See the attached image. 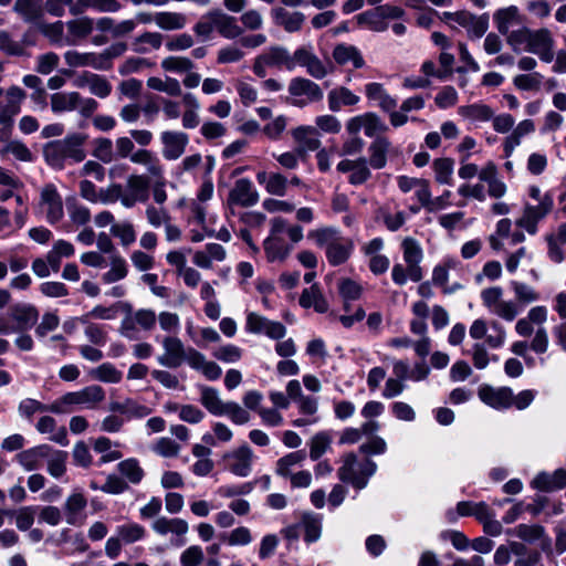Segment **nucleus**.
Returning <instances> with one entry per match:
<instances>
[{
  "label": "nucleus",
  "instance_id": "obj_1",
  "mask_svg": "<svg viewBox=\"0 0 566 566\" xmlns=\"http://www.w3.org/2000/svg\"><path fill=\"white\" fill-rule=\"evenodd\" d=\"M510 287L514 294L513 300L504 298L501 286L481 291L482 304L489 313L509 323L515 321L527 305L541 300L539 292L525 282L513 280L510 282Z\"/></svg>",
  "mask_w": 566,
  "mask_h": 566
},
{
  "label": "nucleus",
  "instance_id": "obj_2",
  "mask_svg": "<svg viewBox=\"0 0 566 566\" xmlns=\"http://www.w3.org/2000/svg\"><path fill=\"white\" fill-rule=\"evenodd\" d=\"M303 228L290 224L282 217L270 220L269 235L263 241L265 258L269 262H284L293 251V244L303 240Z\"/></svg>",
  "mask_w": 566,
  "mask_h": 566
},
{
  "label": "nucleus",
  "instance_id": "obj_3",
  "mask_svg": "<svg viewBox=\"0 0 566 566\" xmlns=\"http://www.w3.org/2000/svg\"><path fill=\"white\" fill-rule=\"evenodd\" d=\"M548 318V308L545 305L531 307L524 317L516 321L514 329L521 337H531L530 348L537 355L545 354L549 346L548 332L545 323Z\"/></svg>",
  "mask_w": 566,
  "mask_h": 566
},
{
  "label": "nucleus",
  "instance_id": "obj_4",
  "mask_svg": "<svg viewBox=\"0 0 566 566\" xmlns=\"http://www.w3.org/2000/svg\"><path fill=\"white\" fill-rule=\"evenodd\" d=\"M307 238L318 248L325 250L326 260L333 266L344 264L354 251L352 239L343 237L340 231L334 227L310 230Z\"/></svg>",
  "mask_w": 566,
  "mask_h": 566
},
{
  "label": "nucleus",
  "instance_id": "obj_5",
  "mask_svg": "<svg viewBox=\"0 0 566 566\" xmlns=\"http://www.w3.org/2000/svg\"><path fill=\"white\" fill-rule=\"evenodd\" d=\"M87 135L84 133H72L63 139L53 140L44 146L45 160L54 167H62L66 160L80 163L86 154L83 148Z\"/></svg>",
  "mask_w": 566,
  "mask_h": 566
},
{
  "label": "nucleus",
  "instance_id": "obj_6",
  "mask_svg": "<svg viewBox=\"0 0 566 566\" xmlns=\"http://www.w3.org/2000/svg\"><path fill=\"white\" fill-rule=\"evenodd\" d=\"M105 399V391L98 385L86 386L81 390L66 392L52 402V412L71 413L77 409H95Z\"/></svg>",
  "mask_w": 566,
  "mask_h": 566
},
{
  "label": "nucleus",
  "instance_id": "obj_7",
  "mask_svg": "<svg viewBox=\"0 0 566 566\" xmlns=\"http://www.w3.org/2000/svg\"><path fill=\"white\" fill-rule=\"evenodd\" d=\"M376 471V462L370 459L358 460L357 455L350 452L344 455L337 475L340 481L350 484L356 490H363Z\"/></svg>",
  "mask_w": 566,
  "mask_h": 566
},
{
  "label": "nucleus",
  "instance_id": "obj_8",
  "mask_svg": "<svg viewBox=\"0 0 566 566\" xmlns=\"http://www.w3.org/2000/svg\"><path fill=\"white\" fill-rule=\"evenodd\" d=\"M122 311L125 316L120 322L119 333L130 340L138 339L140 329L150 331L156 325L157 316L153 310L140 308L134 311L133 306L125 302L122 304Z\"/></svg>",
  "mask_w": 566,
  "mask_h": 566
},
{
  "label": "nucleus",
  "instance_id": "obj_9",
  "mask_svg": "<svg viewBox=\"0 0 566 566\" xmlns=\"http://www.w3.org/2000/svg\"><path fill=\"white\" fill-rule=\"evenodd\" d=\"M290 51L283 45H271L255 56L252 65L253 73L264 78L271 67L291 72Z\"/></svg>",
  "mask_w": 566,
  "mask_h": 566
},
{
  "label": "nucleus",
  "instance_id": "obj_10",
  "mask_svg": "<svg viewBox=\"0 0 566 566\" xmlns=\"http://www.w3.org/2000/svg\"><path fill=\"white\" fill-rule=\"evenodd\" d=\"M290 104L296 107H305L312 103L321 102L324 97L321 86L305 77H293L287 86Z\"/></svg>",
  "mask_w": 566,
  "mask_h": 566
},
{
  "label": "nucleus",
  "instance_id": "obj_11",
  "mask_svg": "<svg viewBox=\"0 0 566 566\" xmlns=\"http://www.w3.org/2000/svg\"><path fill=\"white\" fill-rule=\"evenodd\" d=\"M38 209L45 221L52 226L59 223L64 218L62 196L55 185L46 184L41 189Z\"/></svg>",
  "mask_w": 566,
  "mask_h": 566
},
{
  "label": "nucleus",
  "instance_id": "obj_12",
  "mask_svg": "<svg viewBox=\"0 0 566 566\" xmlns=\"http://www.w3.org/2000/svg\"><path fill=\"white\" fill-rule=\"evenodd\" d=\"M151 530L158 536L166 537L171 535L170 544L175 547H181L186 544V535L189 532V524L180 517L158 516L151 523Z\"/></svg>",
  "mask_w": 566,
  "mask_h": 566
},
{
  "label": "nucleus",
  "instance_id": "obj_13",
  "mask_svg": "<svg viewBox=\"0 0 566 566\" xmlns=\"http://www.w3.org/2000/svg\"><path fill=\"white\" fill-rule=\"evenodd\" d=\"M290 60L292 63L291 72L296 66H302L306 69L308 75L316 80H322L328 74L326 65L315 54L311 44L298 46L293 54L290 53Z\"/></svg>",
  "mask_w": 566,
  "mask_h": 566
},
{
  "label": "nucleus",
  "instance_id": "obj_14",
  "mask_svg": "<svg viewBox=\"0 0 566 566\" xmlns=\"http://www.w3.org/2000/svg\"><path fill=\"white\" fill-rule=\"evenodd\" d=\"M3 98L0 99V125L11 127L14 118L21 112V106L27 98V93L17 85L3 91Z\"/></svg>",
  "mask_w": 566,
  "mask_h": 566
},
{
  "label": "nucleus",
  "instance_id": "obj_15",
  "mask_svg": "<svg viewBox=\"0 0 566 566\" xmlns=\"http://www.w3.org/2000/svg\"><path fill=\"white\" fill-rule=\"evenodd\" d=\"M506 535L520 538L527 544H538L543 552H549L552 539L544 526L539 524L521 523L505 531Z\"/></svg>",
  "mask_w": 566,
  "mask_h": 566
},
{
  "label": "nucleus",
  "instance_id": "obj_16",
  "mask_svg": "<svg viewBox=\"0 0 566 566\" xmlns=\"http://www.w3.org/2000/svg\"><path fill=\"white\" fill-rule=\"evenodd\" d=\"M553 207L554 197H546L543 202L536 205L527 203L524 207L522 217L516 220V226L523 228L530 234H535L538 222L552 211Z\"/></svg>",
  "mask_w": 566,
  "mask_h": 566
},
{
  "label": "nucleus",
  "instance_id": "obj_17",
  "mask_svg": "<svg viewBox=\"0 0 566 566\" xmlns=\"http://www.w3.org/2000/svg\"><path fill=\"white\" fill-rule=\"evenodd\" d=\"M254 453L248 444L227 452L223 455L227 469L234 475L245 478L252 472Z\"/></svg>",
  "mask_w": 566,
  "mask_h": 566
},
{
  "label": "nucleus",
  "instance_id": "obj_18",
  "mask_svg": "<svg viewBox=\"0 0 566 566\" xmlns=\"http://www.w3.org/2000/svg\"><path fill=\"white\" fill-rule=\"evenodd\" d=\"M259 192L248 178L238 179L229 191L227 203L229 207L250 208L259 202Z\"/></svg>",
  "mask_w": 566,
  "mask_h": 566
},
{
  "label": "nucleus",
  "instance_id": "obj_19",
  "mask_svg": "<svg viewBox=\"0 0 566 566\" xmlns=\"http://www.w3.org/2000/svg\"><path fill=\"white\" fill-rule=\"evenodd\" d=\"M554 45L555 40L548 29H532L526 52L537 55L542 62L551 63L554 60Z\"/></svg>",
  "mask_w": 566,
  "mask_h": 566
},
{
  "label": "nucleus",
  "instance_id": "obj_20",
  "mask_svg": "<svg viewBox=\"0 0 566 566\" xmlns=\"http://www.w3.org/2000/svg\"><path fill=\"white\" fill-rule=\"evenodd\" d=\"M149 179L145 175H130L126 179V190L123 189L122 206L133 208L137 202L149 199Z\"/></svg>",
  "mask_w": 566,
  "mask_h": 566
},
{
  "label": "nucleus",
  "instance_id": "obj_21",
  "mask_svg": "<svg viewBox=\"0 0 566 566\" xmlns=\"http://www.w3.org/2000/svg\"><path fill=\"white\" fill-rule=\"evenodd\" d=\"M245 331L251 334H264L272 339H281L286 334V328L282 323L270 321L254 312L247 315Z\"/></svg>",
  "mask_w": 566,
  "mask_h": 566
},
{
  "label": "nucleus",
  "instance_id": "obj_22",
  "mask_svg": "<svg viewBox=\"0 0 566 566\" xmlns=\"http://www.w3.org/2000/svg\"><path fill=\"white\" fill-rule=\"evenodd\" d=\"M402 258L406 265L409 266V272L412 282H420L423 277V271L420 263L423 259V251L420 243L411 238L407 237L401 242Z\"/></svg>",
  "mask_w": 566,
  "mask_h": 566
},
{
  "label": "nucleus",
  "instance_id": "obj_23",
  "mask_svg": "<svg viewBox=\"0 0 566 566\" xmlns=\"http://www.w3.org/2000/svg\"><path fill=\"white\" fill-rule=\"evenodd\" d=\"M160 142L163 157L166 160H177L185 154L189 136L179 130H165L160 134Z\"/></svg>",
  "mask_w": 566,
  "mask_h": 566
},
{
  "label": "nucleus",
  "instance_id": "obj_24",
  "mask_svg": "<svg viewBox=\"0 0 566 566\" xmlns=\"http://www.w3.org/2000/svg\"><path fill=\"white\" fill-rule=\"evenodd\" d=\"M165 353L157 357V361L168 368H178L185 363L187 348L176 336H166L161 340Z\"/></svg>",
  "mask_w": 566,
  "mask_h": 566
},
{
  "label": "nucleus",
  "instance_id": "obj_25",
  "mask_svg": "<svg viewBox=\"0 0 566 566\" xmlns=\"http://www.w3.org/2000/svg\"><path fill=\"white\" fill-rule=\"evenodd\" d=\"M86 506L87 500L84 494L77 490L73 491L63 505L66 523L74 526L83 525L86 520Z\"/></svg>",
  "mask_w": 566,
  "mask_h": 566
},
{
  "label": "nucleus",
  "instance_id": "obj_26",
  "mask_svg": "<svg viewBox=\"0 0 566 566\" xmlns=\"http://www.w3.org/2000/svg\"><path fill=\"white\" fill-rule=\"evenodd\" d=\"M339 172H349L348 182L354 186L365 184L370 177L371 171L365 157L357 159H344L336 166Z\"/></svg>",
  "mask_w": 566,
  "mask_h": 566
},
{
  "label": "nucleus",
  "instance_id": "obj_27",
  "mask_svg": "<svg viewBox=\"0 0 566 566\" xmlns=\"http://www.w3.org/2000/svg\"><path fill=\"white\" fill-rule=\"evenodd\" d=\"M9 317L14 322L15 332H23L35 325L39 311L33 304L18 303L11 307Z\"/></svg>",
  "mask_w": 566,
  "mask_h": 566
},
{
  "label": "nucleus",
  "instance_id": "obj_28",
  "mask_svg": "<svg viewBox=\"0 0 566 566\" xmlns=\"http://www.w3.org/2000/svg\"><path fill=\"white\" fill-rule=\"evenodd\" d=\"M479 398L494 409H507L513 403V390L509 387L482 386L479 389Z\"/></svg>",
  "mask_w": 566,
  "mask_h": 566
},
{
  "label": "nucleus",
  "instance_id": "obj_29",
  "mask_svg": "<svg viewBox=\"0 0 566 566\" xmlns=\"http://www.w3.org/2000/svg\"><path fill=\"white\" fill-rule=\"evenodd\" d=\"M292 137L297 144L296 150L300 155L305 156L307 151L317 150L321 146L319 135L316 127L302 125L294 128Z\"/></svg>",
  "mask_w": 566,
  "mask_h": 566
},
{
  "label": "nucleus",
  "instance_id": "obj_30",
  "mask_svg": "<svg viewBox=\"0 0 566 566\" xmlns=\"http://www.w3.org/2000/svg\"><path fill=\"white\" fill-rule=\"evenodd\" d=\"M50 452V446L40 444L19 452L15 455V461L24 471H36L42 468L43 460L49 457Z\"/></svg>",
  "mask_w": 566,
  "mask_h": 566
},
{
  "label": "nucleus",
  "instance_id": "obj_31",
  "mask_svg": "<svg viewBox=\"0 0 566 566\" xmlns=\"http://www.w3.org/2000/svg\"><path fill=\"white\" fill-rule=\"evenodd\" d=\"M273 22L283 28L289 33L297 32L302 29L305 21L304 13L300 11H290L283 7H275L271 10Z\"/></svg>",
  "mask_w": 566,
  "mask_h": 566
},
{
  "label": "nucleus",
  "instance_id": "obj_32",
  "mask_svg": "<svg viewBox=\"0 0 566 566\" xmlns=\"http://www.w3.org/2000/svg\"><path fill=\"white\" fill-rule=\"evenodd\" d=\"M63 57L70 67H92L95 70H105V59L99 56V53L69 50L63 54Z\"/></svg>",
  "mask_w": 566,
  "mask_h": 566
},
{
  "label": "nucleus",
  "instance_id": "obj_33",
  "mask_svg": "<svg viewBox=\"0 0 566 566\" xmlns=\"http://www.w3.org/2000/svg\"><path fill=\"white\" fill-rule=\"evenodd\" d=\"M493 22L499 33L507 36L512 28L523 23V17L516 6H509L494 12Z\"/></svg>",
  "mask_w": 566,
  "mask_h": 566
},
{
  "label": "nucleus",
  "instance_id": "obj_34",
  "mask_svg": "<svg viewBox=\"0 0 566 566\" xmlns=\"http://www.w3.org/2000/svg\"><path fill=\"white\" fill-rule=\"evenodd\" d=\"M531 486L542 492H554L566 486V470L557 469L553 473L541 472L531 482Z\"/></svg>",
  "mask_w": 566,
  "mask_h": 566
},
{
  "label": "nucleus",
  "instance_id": "obj_35",
  "mask_svg": "<svg viewBox=\"0 0 566 566\" xmlns=\"http://www.w3.org/2000/svg\"><path fill=\"white\" fill-rule=\"evenodd\" d=\"M109 410L120 413L126 420L142 419L151 413V409L149 407L133 398L111 402Z\"/></svg>",
  "mask_w": 566,
  "mask_h": 566
},
{
  "label": "nucleus",
  "instance_id": "obj_36",
  "mask_svg": "<svg viewBox=\"0 0 566 566\" xmlns=\"http://www.w3.org/2000/svg\"><path fill=\"white\" fill-rule=\"evenodd\" d=\"M75 85L87 87L91 94L99 98H105L112 93L111 83L104 76L95 73H84L76 80Z\"/></svg>",
  "mask_w": 566,
  "mask_h": 566
},
{
  "label": "nucleus",
  "instance_id": "obj_37",
  "mask_svg": "<svg viewBox=\"0 0 566 566\" xmlns=\"http://www.w3.org/2000/svg\"><path fill=\"white\" fill-rule=\"evenodd\" d=\"M67 29V45H76L81 40L87 38L94 29V20L88 17H81L65 23Z\"/></svg>",
  "mask_w": 566,
  "mask_h": 566
},
{
  "label": "nucleus",
  "instance_id": "obj_38",
  "mask_svg": "<svg viewBox=\"0 0 566 566\" xmlns=\"http://www.w3.org/2000/svg\"><path fill=\"white\" fill-rule=\"evenodd\" d=\"M366 97L376 103L385 112H391L397 106V101L388 94L382 84L371 82L365 85Z\"/></svg>",
  "mask_w": 566,
  "mask_h": 566
},
{
  "label": "nucleus",
  "instance_id": "obj_39",
  "mask_svg": "<svg viewBox=\"0 0 566 566\" xmlns=\"http://www.w3.org/2000/svg\"><path fill=\"white\" fill-rule=\"evenodd\" d=\"M535 130L534 122L524 119L513 128L511 134L506 136L503 143V151L506 158L511 157L514 149L521 145L523 137Z\"/></svg>",
  "mask_w": 566,
  "mask_h": 566
},
{
  "label": "nucleus",
  "instance_id": "obj_40",
  "mask_svg": "<svg viewBox=\"0 0 566 566\" xmlns=\"http://www.w3.org/2000/svg\"><path fill=\"white\" fill-rule=\"evenodd\" d=\"M13 11L27 23L40 21L44 13L42 0H15Z\"/></svg>",
  "mask_w": 566,
  "mask_h": 566
},
{
  "label": "nucleus",
  "instance_id": "obj_41",
  "mask_svg": "<svg viewBox=\"0 0 566 566\" xmlns=\"http://www.w3.org/2000/svg\"><path fill=\"white\" fill-rule=\"evenodd\" d=\"M360 97L345 86L331 90L327 94L328 108L332 112H339L345 106H354Z\"/></svg>",
  "mask_w": 566,
  "mask_h": 566
},
{
  "label": "nucleus",
  "instance_id": "obj_42",
  "mask_svg": "<svg viewBox=\"0 0 566 566\" xmlns=\"http://www.w3.org/2000/svg\"><path fill=\"white\" fill-rule=\"evenodd\" d=\"M333 59L339 65L352 64L354 69H361L365 61L359 50L349 44H337L333 50Z\"/></svg>",
  "mask_w": 566,
  "mask_h": 566
},
{
  "label": "nucleus",
  "instance_id": "obj_43",
  "mask_svg": "<svg viewBox=\"0 0 566 566\" xmlns=\"http://www.w3.org/2000/svg\"><path fill=\"white\" fill-rule=\"evenodd\" d=\"M300 305L304 308L313 307L317 313H326L328 311V303L323 295L318 284L304 289L300 296Z\"/></svg>",
  "mask_w": 566,
  "mask_h": 566
},
{
  "label": "nucleus",
  "instance_id": "obj_44",
  "mask_svg": "<svg viewBox=\"0 0 566 566\" xmlns=\"http://www.w3.org/2000/svg\"><path fill=\"white\" fill-rule=\"evenodd\" d=\"M300 525L304 531V542L312 544L317 542L322 535L323 516L313 512L302 514Z\"/></svg>",
  "mask_w": 566,
  "mask_h": 566
},
{
  "label": "nucleus",
  "instance_id": "obj_45",
  "mask_svg": "<svg viewBox=\"0 0 566 566\" xmlns=\"http://www.w3.org/2000/svg\"><path fill=\"white\" fill-rule=\"evenodd\" d=\"M458 114L471 123H486L493 118L494 111L489 105L478 102L460 106Z\"/></svg>",
  "mask_w": 566,
  "mask_h": 566
},
{
  "label": "nucleus",
  "instance_id": "obj_46",
  "mask_svg": "<svg viewBox=\"0 0 566 566\" xmlns=\"http://www.w3.org/2000/svg\"><path fill=\"white\" fill-rule=\"evenodd\" d=\"M391 147L386 137H377L368 147V165L374 169H382L387 165V155Z\"/></svg>",
  "mask_w": 566,
  "mask_h": 566
},
{
  "label": "nucleus",
  "instance_id": "obj_47",
  "mask_svg": "<svg viewBox=\"0 0 566 566\" xmlns=\"http://www.w3.org/2000/svg\"><path fill=\"white\" fill-rule=\"evenodd\" d=\"M130 161L134 164L143 165L146 167V170L155 178H163L164 175V166L161 165L159 158L154 155L148 149H138L133 151L130 157Z\"/></svg>",
  "mask_w": 566,
  "mask_h": 566
},
{
  "label": "nucleus",
  "instance_id": "obj_48",
  "mask_svg": "<svg viewBox=\"0 0 566 566\" xmlns=\"http://www.w3.org/2000/svg\"><path fill=\"white\" fill-rule=\"evenodd\" d=\"M256 180L260 185H263L265 190L273 196L283 197L287 190V179L279 172H265L259 171L256 174Z\"/></svg>",
  "mask_w": 566,
  "mask_h": 566
},
{
  "label": "nucleus",
  "instance_id": "obj_49",
  "mask_svg": "<svg viewBox=\"0 0 566 566\" xmlns=\"http://www.w3.org/2000/svg\"><path fill=\"white\" fill-rule=\"evenodd\" d=\"M164 36L159 32H144L135 36L130 43V48L135 53L147 54L151 51L159 50L163 44Z\"/></svg>",
  "mask_w": 566,
  "mask_h": 566
},
{
  "label": "nucleus",
  "instance_id": "obj_50",
  "mask_svg": "<svg viewBox=\"0 0 566 566\" xmlns=\"http://www.w3.org/2000/svg\"><path fill=\"white\" fill-rule=\"evenodd\" d=\"M512 554L516 556L514 562L515 566H535L541 559V553L536 549L528 548L524 543L512 541L510 542Z\"/></svg>",
  "mask_w": 566,
  "mask_h": 566
},
{
  "label": "nucleus",
  "instance_id": "obj_51",
  "mask_svg": "<svg viewBox=\"0 0 566 566\" xmlns=\"http://www.w3.org/2000/svg\"><path fill=\"white\" fill-rule=\"evenodd\" d=\"M201 405L213 416H224L227 402H223L217 389L212 387H202L200 390Z\"/></svg>",
  "mask_w": 566,
  "mask_h": 566
},
{
  "label": "nucleus",
  "instance_id": "obj_52",
  "mask_svg": "<svg viewBox=\"0 0 566 566\" xmlns=\"http://www.w3.org/2000/svg\"><path fill=\"white\" fill-rule=\"evenodd\" d=\"M182 103L186 107L182 114V126L187 129L196 128L199 125L198 111L200 103L192 93H185L182 95Z\"/></svg>",
  "mask_w": 566,
  "mask_h": 566
},
{
  "label": "nucleus",
  "instance_id": "obj_53",
  "mask_svg": "<svg viewBox=\"0 0 566 566\" xmlns=\"http://www.w3.org/2000/svg\"><path fill=\"white\" fill-rule=\"evenodd\" d=\"M155 23L165 31L180 30L186 27L187 18L179 12L160 11L155 13Z\"/></svg>",
  "mask_w": 566,
  "mask_h": 566
},
{
  "label": "nucleus",
  "instance_id": "obj_54",
  "mask_svg": "<svg viewBox=\"0 0 566 566\" xmlns=\"http://www.w3.org/2000/svg\"><path fill=\"white\" fill-rule=\"evenodd\" d=\"M65 23L62 21H55L52 23L39 22L38 30L49 39V41L56 46L67 45V35L64 36Z\"/></svg>",
  "mask_w": 566,
  "mask_h": 566
},
{
  "label": "nucleus",
  "instance_id": "obj_55",
  "mask_svg": "<svg viewBox=\"0 0 566 566\" xmlns=\"http://www.w3.org/2000/svg\"><path fill=\"white\" fill-rule=\"evenodd\" d=\"M217 31L228 40L237 39L243 34V29L238 24L237 19L222 10H219Z\"/></svg>",
  "mask_w": 566,
  "mask_h": 566
},
{
  "label": "nucleus",
  "instance_id": "obj_56",
  "mask_svg": "<svg viewBox=\"0 0 566 566\" xmlns=\"http://www.w3.org/2000/svg\"><path fill=\"white\" fill-rule=\"evenodd\" d=\"M77 92H59L51 95V109L55 114L76 109Z\"/></svg>",
  "mask_w": 566,
  "mask_h": 566
},
{
  "label": "nucleus",
  "instance_id": "obj_57",
  "mask_svg": "<svg viewBox=\"0 0 566 566\" xmlns=\"http://www.w3.org/2000/svg\"><path fill=\"white\" fill-rule=\"evenodd\" d=\"M78 322L84 325V335L90 343L96 346H104L107 342V332L104 325L91 322L87 316L78 317Z\"/></svg>",
  "mask_w": 566,
  "mask_h": 566
},
{
  "label": "nucleus",
  "instance_id": "obj_58",
  "mask_svg": "<svg viewBox=\"0 0 566 566\" xmlns=\"http://www.w3.org/2000/svg\"><path fill=\"white\" fill-rule=\"evenodd\" d=\"M116 534L123 541V544L129 545L139 542L146 536V528L135 522H128L116 527Z\"/></svg>",
  "mask_w": 566,
  "mask_h": 566
},
{
  "label": "nucleus",
  "instance_id": "obj_59",
  "mask_svg": "<svg viewBox=\"0 0 566 566\" xmlns=\"http://www.w3.org/2000/svg\"><path fill=\"white\" fill-rule=\"evenodd\" d=\"M356 19L359 25L374 32H384L388 29V22L384 21L378 8L359 13Z\"/></svg>",
  "mask_w": 566,
  "mask_h": 566
},
{
  "label": "nucleus",
  "instance_id": "obj_60",
  "mask_svg": "<svg viewBox=\"0 0 566 566\" xmlns=\"http://www.w3.org/2000/svg\"><path fill=\"white\" fill-rule=\"evenodd\" d=\"M66 211L71 222L76 227L85 226L91 221L90 209L74 198L66 199Z\"/></svg>",
  "mask_w": 566,
  "mask_h": 566
},
{
  "label": "nucleus",
  "instance_id": "obj_61",
  "mask_svg": "<svg viewBox=\"0 0 566 566\" xmlns=\"http://www.w3.org/2000/svg\"><path fill=\"white\" fill-rule=\"evenodd\" d=\"M160 67L165 72L175 74H186L195 67L193 62L186 56L170 55L161 60Z\"/></svg>",
  "mask_w": 566,
  "mask_h": 566
},
{
  "label": "nucleus",
  "instance_id": "obj_62",
  "mask_svg": "<svg viewBox=\"0 0 566 566\" xmlns=\"http://www.w3.org/2000/svg\"><path fill=\"white\" fill-rule=\"evenodd\" d=\"M305 460L304 451L291 452L276 461L275 473L284 479L293 472V468L301 464Z\"/></svg>",
  "mask_w": 566,
  "mask_h": 566
},
{
  "label": "nucleus",
  "instance_id": "obj_63",
  "mask_svg": "<svg viewBox=\"0 0 566 566\" xmlns=\"http://www.w3.org/2000/svg\"><path fill=\"white\" fill-rule=\"evenodd\" d=\"M532 35V29L521 25L516 30H512L507 34L506 42L515 53L526 52V46L530 43V36Z\"/></svg>",
  "mask_w": 566,
  "mask_h": 566
},
{
  "label": "nucleus",
  "instance_id": "obj_64",
  "mask_svg": "<svg viewBox=\"0 0 566 566\" xmlns=\"http://www.w3.org/2000/svg\"><path fill=\"white\" fill-rule=\"evenodd\" d=\"M219 9L211 10L203 14L195 24L193 31L198 36L208 39L213 31H217Z\"/></svg>",
  "mask_w": 566,
  "mask_h": 566
}]
</instances>
